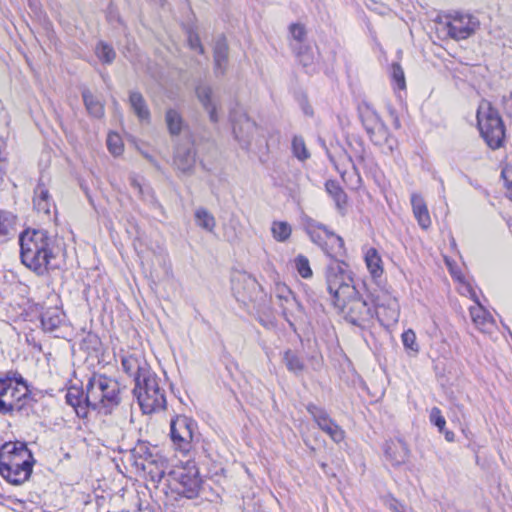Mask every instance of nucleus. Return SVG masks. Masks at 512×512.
I'll return each mask as SVG.
<instances>
[{
  "instance_id": "6ab92c4d",
  "label": "nucleus",
  "mask_w": 512,
  "mask_h": 512,
  "mask_svg": "<svg viewBox=\"0 0 512 512\" xmlns=\"http://www.w3.org/2000/svg\"><path fill=\"white\" fill-rule=\"evenodd\" d=\"M196 95L204 109L208 112L210 120L216 123L219 117L217 113V102L212 88L209 85L201 84L196 88Z\"/></svg>"
},
{
  "instance_id": "f8f14e48",
  "label": "nucleus",
  "mask_w": 512,
  "mask_h": 512,
  "mask_svg": "<svg viewBox=\"0 0 512 512\" xmlns=\"http://www.w3.org/2000/svg\"><path fill=\"white\" fill-rule=\"evenodd\" d=\"M123 371L134 379L135 384L153 373L141 352L127 353L121 357Z\"/></svg>"
},
{
  "instance_id": "37998d69",
  "label": "nucleus",
  "mask_w": 512,
  "mask_h": 512,
  "mask_svg": "<svg viewBox=\"0 0 512 512\" xmlns=\"http://www.w3.org/2000/svg\"><path fill=\"white\" fill-rule=\"evenodd\" d=\"M391 75L392 79L397 85L399 89H405L406 82H405V76L404 71L399 63H393L391 65Z\"/></svg>"
},
{
  "instance_id": "412c9836",
  "label": "nucleus",
  "mask_w": 512,
  "mask_h": 512,
  "mask_svg": "<svg viewBox=\"0 0 512 512\" xmlns=\"http://www.w3.org/2000/svg\"><path fill=\"white\" fill-rule=\"evenodd\" d=\"M411 205L414 217L416 218L419 226L423 229L429 228L431 225V218L423 197L417 193H413L411 195Z\"/></svg>"
},
{
  "instance_id": "ddd939ff",
  "label": "nucleus",
  "mask_w": 512,
  "mask_h": 512,
  "mask_svg": "<svg viewBox=\"0 0 512 512\" xmlns=\"http://www.w3.org/2000/svg\"><path fill=\"white\" fill-rule=\"evenodd\" d=\"M230 118L233 124V133L242 148L247 149L257 130V125L245 113L232 111Z\"/></svg>"
},
{
  "instance_id": "603ef678",
  "label": "nucleus",
  "mask_w": 512,
  "mask_h": 512,
  "mask_svg": "<svg viewBox=\"0 0 512 512\" xmlns=\"http://www.w3.org/2000/svg\"><path fill=\"white\" fill-rule=\"evenodd\" d=\"M501 176L508 189L512 190V165H506L501 172Z\"/></svg>"
},
{
  "instance_id": "4be33fe9",
  "label": "nucleus",
  "mask_w": 512,
  "mask_h": 512,
  "mask_svg": "<svg viewBox=\"0 0 512 512\" xmlns=\"http://www.w3.org/2000/svg\"><path fill=\"white\" fill-rule=\"evenodd\" d=\"M228 62V45L225 38H219L214 46V65L216 75H223Z\"/></svg>"
},
{
  "instance_id": "a19ab883",
  "label": "nucleus",
  "mask_w": 512,
  "mask_h": 512,
  "mask_svg": "<svg viewBox=\"0 0 512 512\" xmlns=\"http://www.w3.org/2000/svg\"><path fill=\"white\" fill-rule=\"evenodd\" d=\"M107 147L109 151L118 156L123 151V143L120 136L117 133H110L107 137Z\"/></svg>"
},
{
  "instance_id": "f03ea898",
  "label": "nucleus",
  "mask_w": 512,
  "mask_h": 512,
  "mask_svg": "<svg viewBox=\"0 0 512 512\" xmlns=\"http://www.w3.org/2000/svg\"><path fill=\"white\" fill-rule=\"evenodd\" d=\"M56 238L44 229H27L20 234L22 263L37 275H44L53 268L59 253Z\"/></svg>"
},
{
  "instance_id": "a18cd8bd",
  "label": "nucleus",
  "mask_w": 512,
  "mask_h": 512,
  "mask_svg": "<svg viewBox=\"0 0 512 512\" xmlns=\"http://www.w3.org/2000/svg\"><path fill=\"white\" fill-rule=\"evenodd\" d=\"M429 418L431 423H433L439 429L440 432L444 431L446 420L442 416L439 408L433 407L430 411Z\"/></svg>"
},
{
  "instance_id": "39448f33",
  "label": "nucleus",
  "mask_w": 512,
  "mask_h": 512,
  "mask_svg": "<svg viewBox=\"0 0 512 512\" xmlns=\"http://www.w3.org/2000/svg\"><path fill=\"white\" fill-rule=\"evenodd\" d=\"M31 400V391L26 380L16 372L0 377V413L21 411Z\"/></svg>"
},
{
  "instance_id": "c03bdc74",
  "label": "nucleus",
  "mask_w": 512,
  "mask_h": 512,
  "mask_svg": "<svg viewBox=\"0 0 512 512\" xmlns=\"http://www.w3.org/2000/svg\"><path fill=\"white\" fill-rule=\"evenodd\" d=\"M289 31L293 40L298 43H303L306 39V29L304 25L299 23L291 24L289 27Z\"/></svg>"
},
{
  "instance_id": "f3484780",
  "label": "nucleus",
  "mask_w": 512,
  "mask_h": 512,
  "mask_svg": "<svg viewBox=\"0 0 512 512\" xmlns=\"http://www.w3.org/2000/svg\"><path fill=\"white\" fill-rule=\"evenodd\" d=\"M374 316L380 321L396 322L399 317L398 303L395 298L387 296L385 301L379 297L374 300Z\"/></svg>"
},
{
  "instance_id": "9d476101",
  "label": "nucleus",
  "mask_w": 512,
  "mask_h": 512,
  "mask_svg": "<svg viewBox=\"0 0 512 512\" xmlns=\"http://www.w3.org/2000/svg\"><path fill=\"white\" fill-rule=\"evenodd\" d=\"M482 138L491 149L500 148L505 138V128L499 114L489 107L486 115L485 126L482 127Z\"/></svg>"
},
{
  "instance_id": "6e6552de",
  "label": "nucleus",
  "mask_w": 512,
  "mask_h": 512,
  "mask_svg": "<svg viewBox=\"0 0 512 512\" xmlns=\"http://www.w3.org/2000/svg\"><path fill=\"white\" fill-rule=\"evenodd\" d=\"M476 22L470 15L457 13L447 17L441 23L440 30L452 39L461 40L468 38L475 30Z\"/></svg>"
},
{
  "instance_id": "79ce46f5",
  "label": "nucleus",
  "mask_w": 512,
  "mask_h": 512,
  "mask_svg": "<svg viewBox=\"0 0 512 512\" xmlns=\"http://www.w3.org/2000/svg\"><path fill=\"white\" fill-rule=\"evenodd\" d=\"M402 342L405 349L411 350L414 353L419 351V345L416 342V334L413 330L408 329L402 334Z\"/></svg>"
},
{
  "instance_id": "c756f323",
  "label": "nucleus",
  "mask_w": 512,
  "mask_h": 512,
  "mask_svg": "<svg viewBox=\"0 0 512 512\" xmlns=\"http://www.w3.org/2000/svg\"><path fill=\"white\" fill-rule=\"evenodd\" d=\"M365 263L373 278H378L383 274L382 259L375 248H369L365 253Z\"/></svg>"
},
{
  "instance_id": "72a5a7b5",
  "label": "nucleus",
  "mask_w": 512,
  "mask_h": 512,
  "mask_svg": "<svg viewBox=\"0 0 512 512\" xmlns=\"http://www.w3.org/2000/svg\"><path fill=\"white\" fill-rule=\"evenodd\" d=\"M283 362L286 368L295 375H300L305 369L303 361L295 352L291 350L284 352Z\"/></svg>"
},
{
  "instance_id": "2eb2a0df",
  "label": "nucleus",
  "mask_w": 512,
  "mask_h": 512,
  "mask_svg": "<svg viewBox=\"0 0 512 512\" xmlns=\"http://www.w3.org/2000/svg\"><path fill=\"white\" fill-rule=\"evenodd\" d=\"M142 465V469L150 476L151 480L154 482H160L165 476L169 464L167 459L158 454L149 453Z\"/></svg>"
},
{
  "instance_id": "aec40b11",
  "label": "nucleus",
  "mask_w": 512,
  "mask_h": 512,
  "mask_svg": "<svg viewBox=\"0 0 512 512\" xmlns=\"http://www.w3.org/2000/svg\"><path fill=\"white\" fill-rule=\"evenodd\" d=\"M66 403L74 408L79 417H86L90 404L86 403V393L80 387L72 386L67 390Z\"/></svg>"
},
{
  "instance_id": "13d9d810",
  "label": "nucleus",
  "mask_w": 512,
  "mask_h": 512,
  "mask_svg": "<svg viewBox=\"0 0 512 512\" xmlns=\"http://www.w3.org/2000/svg\"><path fill=\"white\" fill-rule=\"evenodd\" d=\"M247 280L249 281L250 284L255 285V280L254 279L247 278Z\"/></svg>"
},
{
  "instance_id": "7ed1b4c3",
  "label": "nucleus",
  "mask_w": 512,
  "mask_h": 512,
  "mask_svg": "<svg viewBox=\"0 0 512 512\" xmlns=\"http://www.w3.org/2000/svg\"><path fill=\"white\" fill-rule=\"evenodd\" d=\"M121 402L119 382L110 376L94 373L86 385V403L104 415L110 414Z\"/></svg>"
},
{
  "instance_id": "a211bd4d",
  "label": "nucleus",
  "mask_w": 512,
  "mask_h": 512,
  "mask_svg": "<svg viewBox=\"0 0 512 512\" xmlns=\"http://www.w3.org/2000/svg\"><path fill=\"white\" fill-rule=\"evenodd\" d=\"M175 474L179 484L183 487V492L189 493L187 497H192L198 491L202 482L197 468L195 466H188Z\"/></svg>"
},
{
  "instance_id": "de8ad7c7",
  "label": "nucleus",
  "mask_w": 512,
  "mask_h": 512,
  "mask_svg": "<svg viewBox=\"0 0 512 512\" xmlns=\"http://www.w3.org/2000/svg\"><path fill=\"white\" fill-rule=\"evenodd\" d=\"M188 44L191 49L196 50L201 54L204 52L199 36L193 31H189L188 33Z\"/></svg>"
},
{
  "instance_id": "09e8293b",
  "label": "nucleus",
  "mask_w": 512,
  "mask_h": 512,
  "mask_svg": "<svg viewBox=\"0 0 512 512\" xmlns=\"http://www.w3.org/2000/svg\"><path fill=\"white\" fill-rule=\"evenodd\" d=\"M297 56L304 67H308L313 63V56L308 52V48L306 47H300Z\"/></svg>"
},
{
  "instance_id": "423d86ee",
  "label": "nucleus",
  "mask_w": 512,
  "mask_h": 512,
  "mask_svg": "<svg viewBox=\"0 0 512 512\" xmlns=\"http://www.w3.org/2000/svg\"><path fill=\"white\" fill-rule=\"evenodd\" d=\"M133 394L144 414H152L166 407L165 390L154 372L135 384Z\"/></svg>"
},
{
  "instance_id": "6e6d98bb",
  "label": "nucleus",
  "mask_w": 512,
  "mask_h": 512,
  "mask_svg": "<svg viewBox=\"0 0 512 512\" xmlns=\"http://www.w3.org/2000/svg\"><path fill=\"white\" fill-rule=\"evenodd\" d=\"M131 184L135 189L139 191V193H142V187L136 179H132Z\"/></svg>"
},
{
  "instance_id": "20e7f679",
  "label": "nucleus",
  "mask_w": 512,
  "mask_h": 512,
  "mask_svg": "<svg viewBox=\"0 0 512 512\" xmlns=\"http://www.w3.org/2000/svg\"><path fill=\"white\" fill-rule=\"evenodd\" d=\"M32 454L24 444L7 443L0 453V475L14 485L24 483L32 473Z\"/></svg>"
},
{
  "instance_id": "5701e85b",
  "label": "nucleus",
  "mask_w": 512,
  "mask_h": 512,
  "mask_svg": "<svg viewBox=\"0 0 512 512\" xmlns=\"http://www.w3.org/2000/svg\"><path fill=\"white\" fill-rule=\"evenodd\" d=\"M278 305L282 310V315L290 326H293V320L297 314L301 313L302 306L296 299L295 295L289 296L284 301H279Z\"/></svg>"
},
{
  "instance_id": "ea45409f",
  "label": "nucleus",
  "mask_w": 512,
  "mask_h": 512,
  "mask_svg": "<svg viewBox=\"0 0 512 512\" xmlns=\"http://www.w3.org/2000/svg\"><path fill=\"white\" fill-rule=\"evenodd\" d=\"M295 268L298 274L303 278L312 277V269L307 257L304 255H298L294 260Z\"/></svg>"
},
{
  "instance_id": "f704fd0d",
  "label": "nucleus",
  "mask_w": 512,
  "mask_h": 512,
  "mask_svg": "<svg viewBox=\"0 0 512 512\" xmlns=\"http://www.w3.org/2000/svg\"><path fill=\"white\" fill-rule=\"evenodd\" d=\"M271 232L275 240L285 242L290 238L292 228L290 224L285 221H274L272 223Z\"/></svg>"
},
{
  "instance_id": "473e14b6",
  "label": "nucleus",
  "mask_w": 512,
  "mask_h": 512,
  "mask_svg": "<svg viewBox=\"0 0 512 512\" xmlns=\"http://www.w3.org/2000/svg\"><path fill=\"white\" fill-rule=\"evenodd\" d=\"M196 225L206 230L207 232L213 233L216 227L215 217L203 207L196 209L195 211Z\"/></svg>"
},
{
  "instance_id": "393cba45",
  "label": "nucleus",
  "mask_w": 512,
  "mask_h": 512,
  "mask_svg": "<svg viewBox=\"0 0 512 512\" xmlns=\"http://www.w3.org/2000/svg\"><path fill=\"white\" fill-rule=\"evenodd\" d=\"M278 305L282 310V315L290 326H293V320L297 314L301 313L302 306L296 299L295 295L289 296L284 301H279Z\"/></svg>"
},
{
  "instance_id": "c85d7f7f",
  "label": "nucleus",
  "mask_w": 512,
  "mask_h": 512,
  "mask_svg": "<svg viewBox=\"0 0 512 512\" xmlns=\"http://www.w3.org/2000/svg\"><path fill=\"white\" fill-rule=\"evenodd\" d=\"M325 188L327 193L333 198L337 209L343 212L347 204V195L344 190L340 187L338 182L334 180H328L325 184Z\"/></svg>"
},
{
  "instance_id": "cd10ccee",
  "label": "nucleus",
  "mask_w": 512,
  "mask_h": 512,
  "mask_svg": "<svg viewBox=\"0 0 512 512\" xmlns=\"http://www.w3.org/2000/svg\"><path fill=\"white\" fill-rule=\"evenodd\" d=\"M34 194L33 203L36 210L49 215L52 203L48 190L44 185L39 184L36 187Z\"/></svg>"
},
{
  "instance_id": "49530a36",
  "label": "nucleus",
  "mask_w": 512,
  "mask_h": 512,
  "mask_svg": "<svg viewBox=\"0 0 512 512\" xmlns=\"http://www.w3.org/2000/svg\"><path fill=\"white\" fill-rule=\"evenodd\" d=\"M466 289L468 290V292L470 293L471 297L474 299L476 305L475 306H471L469 308L470 310V316H471V319H472V322L474 323V325L476 327H478V320L480 318V302L477 298V295L475 293V291H473L470 287H466Z\"/></svg>"
},
{
  "instance_id": "0eeeda50",
  "label": "nucleus",
  "mask_w": 512,
  "mask_h": 512,
  "mask_svg": "<svg viewBox=\"0 0 512 512\" xmlns=\"http://www.w3.org/2000/svg\"><path fill=\"white\" fill-rule=\"evenodd\" d=\"M196 423L185 415H178L171 420V440L177 449L188 451L194 437Z\"/></svg>"
},
{
  "instance_id": "c9c22d12",
  "label": "nucleus",
  "mask_w": 512,
  "mask_h": 512,
  "mask_svg": "<svg viewBox=\"0 0 512 512\" xmlns=\"http://www.w3.org/2000/svg\"><path fill=\"white\" fill-rule=\"evenodd\" d=\"M165 120L170 134L178 135L181 132L183 121L181 115L176 110H167Z\"/></svg>"
},
{
  "instance_id": "e433bc0d",
  "label": "nucleus",
  "mask_w": 512,
  "mask_h": 512,
  "mask_svg": "<svg viewBox=\"0 0 512 512\" xmlns=\"http://www.w3.org/2000/svg\"><path fill=\"white\" fill-rule=\"evenodd\" d=\"M95 53L99 60L105 64H111L116 57V52L113 47L103 41H100L96 45Z\"/></svg>"
},
{
  "instance_id": "b1692460",
  "label": "nucleus",
  "mask_w": 512,
  "mask_h": 512,
  "mask_svg": "<svg viewBox=\"0 0 512 512\" xmlns=\"http://www.w3.org/2000/svg\"><path fill=\"white\" fill-rule=\"evenodd\" d=\"M278 305L282 310V315L290 326H293V320L297 314L301 313L302 306L296 299L295 295L289 296L284 301H279Z\"/></svg>"
},
{
  "instance_id": "4468645a",
  "label": "nucleus",
  "mask_w": 512,
  "mask_h": 512,
  "mask_svg": "<svg viewBox=\"0 0 512 512\" xmlns=\"http://www.w3.org/2000/svg\"><path fill=\"white\" fill-rule=\"evenodd\" d=\"M384 456L392 466L398 467L407 463L410 450L407 443L402 439H391L384 445Z\"/></svg>"
},
{
  "instance_id": "2f4dec72",
  "label": "nucleus",
  "mask_w": 512,
  "mask_h": 512,
  "mask_svg": "<svg viewBox=\"0 0 512 512\" xmlns=\"http://www.w3.org/2000/svg\"><path fill=\"white\" fill-rule=\"evenodd\" d=\"M130 106L141 121L149 120L150 112L146 101L139 92H131L129 96Z\"/></svg>"
},
{
  "instance_id": "8fccbe9b",
  "label": "nucleus",
  "mask_w": 512,
  "mask_h": 512,
  "mask_svg": "<svg viewBox=\"0 0 512 512\" xmlns=\"http://www.w3.org/2000/svg\"><path fill=\"white\" fill-rule=\"evenodd\" d=\"M384 503L392 512H406L404 506L394 497H387Z\"/></svg>"
},
{
  "instance_id": "3c124183",
  "label": "nucleus",
  "mask_w": 512,
  "mask_h": 512,
  "mask_svg": "<svg viewBox=\"0 0 512 512\" xmlns=\"http://www.w3.org/2000/svg\"><path fill=\"white\" fill-rule=\"evenodd\" d=\"M294 295L293 292L285 285H278L276 287V298L278 301H284L289 296Z\"/></svg>"
},
{
  "instance_id": "bb28decb",
  "label": "nucleus",
  "mask_w": 512,
  "mask_h": 512,
  "mask_svg": "<svg viewBox=\"0 0 512 512\" xmlns=\"http://www.w3.org/2000/svg\"><path fill=\"white\" fill-rule=\"evenodd\" d=\"M63 322V314L57 308L47 309L41 315V324L45 331L53 332L60 327Z\"/></svg>"
},
{
  "instance_id": "58836bf2",
  "label": "nucleus",
  "mask_w": 512,
  "mask_h": 512,
  "mask_svg": "<svg viewBox=\"0 0 512 512\" xmlns=\"http://www.w3.org/2000/svg\"><path fill=\"white\" fill-rule=\"evenodd\" d=\"M292 150L294 156L300 161H304L310 157L305 142L302 137L295 136L292 140Z\"/></svg>"
},
{
  "instance_id": "4c0bfd02",
  "label": "nucleus",
  "mask_w": 512,
  "mask_h": 512,
  "mask_svg": "<svg viewBox=\"0 0 512 512\" xmlns=\"http://www.w3.org/2000/svg\"><path fill=\"white\" fill-rule=\"evenodd\" d=\"M325 232H328V229L322 224L312 225L308 230L311 240L322 249L325 245Z\"/></svg>"
},
{
  "instance_id": "7c9ffc66",
  "label": "nucleus",
  "mask_w": 512,
  "mask_h": 512,
  "mask_svg": "<svg viewBox=\"0 0 512 512\" xmlns=\"http://www.w3.org/2000/svg\"><path fill=\"white\" fill-rule=\"evenodd\" d=\"M82 98L88 113L96 118L104 115V106L99 99L94 96L88 89L82 91Z\"/></svg>"
},
{
  "instance_id": "9b49d317",
  "label": "nucleus",
  "mask_w": 512,
  "mask_h": 512,
  "mask_svg": "<svg viewBox=\"0 0 512 512\" xmlns=\"http://www.w3.org/2000/svg\"><path fill=\"white\" fill-rule=\"evenodd\" d=\"M307 411L311 414L318 427L325 432L335 443H340L345 438L344 430L330 418L328 413L314 405L308 404Z\"/></svg>"
},
{
  "instance_id": "a878e982",
  "label": "nucleus",
  "mask_w": 512,
  "mask_h": 512,
  "mask_svg": "<svg viewBox=\"0 0 512 512\" xmlns=\"http://www.w3.org/2000/svg\"><path fill=\"white\" fill-rule=\"evenodd\" d=\"M323 250L331 257L336 258L341 256L344 252V241L340 236L328 230V232H325V245Z\"/></svg>"
},
{
  "instance_id": "dca6fc26",
  "label": "nucleus",
  "mask_w": 512,
  "mask_h": 512,
  "mask_svg": "<svg viewBox=\"0 0 512 512\" xmlns=\"http://www.w3.org/2000/svg\"><path fill=\"white\" fill-rule=\"evenodd\" d=\"M196 162V152L192 145H179L174 155V165L183 174H191Z\"/></svg>"
},
{
  "instance_id": "f257e3e1",
  "label": "nucleus",
  "mask_w": 512,
  "mask_h": 512,
  "mask_svg": "<svg viewBox=\"0 0 512 512\" xmlns=\"http://www.w3.org/2000/svg\"><path fill=\"white\" fill-rule=\"evenodd\" d=\"M326 282L333 304L348 322L364 327L374 318V302L369 303L358 294L353 279L339 264L327 268Z\"/></svg>"
},
{
  "instance_id": "4d7b16f0",
  "label": "nucleus",
  "mask_w": 512,
  "mask_h": 512,
  "mask_svg": "<svg viewBox=\"0 0 512 512\" xmlns=\"http://www.w3.org/2000/svg\"><path fill=\"white\" fill-rule=\"evenodd\" d=\"M445 438L447 441L451 442L454 440V433L451 431H445Z\"/></svg>"
},
{
  "instance_id": "864d4df0",
  "label": "nucleus",
  "mask_w": 512,
  "mask_h": 512,
  "mask_svg": "<svg viewBox=\"0 0 512 512\" xmlns=\"http://www.w3.org/2000/svg\"><path fill=\"white\" fill-rule=\"evenodd\" d=\"M487 322H492V316L482 307V325L486 324Z\"/></svg>"
},
{
  "instance_id": "1a4fd4ad",
  "label": "nucleus",
  "mask_w": 512,
  "mask_h": 512,
  "mask_svg": "<svg viewBox=\"0 0 512 512\" xmlns=\"http://www.w3.org/2000/svg\"><path fill=\"white\" fill-rule=\"evenodd\" d=\"M363 124L371 141L378 146L387 147L389 152L393 151L394 139L390 136L388 128L374 112H368Z\"/></svg>"
},
{
  "instance_id": "5fc2aeb1",
  "label": "nucleus",
  "mask_w": 512,
  "mask_h": 512,
  "mask_svg": "<svg viewBox=\"0 0 512 512\" xmlns=\"http://www.w3.org/2000/svg\"><path fill=\"white\" fill-rule=\"evenodd\" d=\"M475 117H476V127L480 131V105L476 109Z\"/></svg>"
}]
</instances>
